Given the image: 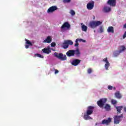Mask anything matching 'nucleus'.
<instances>
[{"instance_id":"obj_8","label":"nucleus","mask_w":126,"mask_h":126,"mask_svg":"<svg viewBox=\"0 0 126 126\" xmlns=\"http://www.w3.org/2000/svg\"><path fill=\"white\" fill-rule=\"evenodd\" d=\"M94 1H92V2H89L87 4V8L89 9V10H91V9H93L94 7Z\"/></svg>"},{"instance_id":"obj_27","label":"nucleus","mask_w":126,"mask_h":126,"mask_svg":"<svg viewBox=\"0 0 126 126\" xmlns=\"http://www.w3.org/2000/svg\"><path fill=\"white\" fill-rule=\"evenodd\" d=\"M25 41L26 42V43L28 44V45H30V46H33V44H32V43H31L30 41L28 40L27 39H25Z\"/></svg>"},{"instance_id":"obj_4","label":"nucleus","mask_w":126,"mask_h":126,"mask_svg":"<svg viewBox=\"0 0 126 126\" xmlns=\"http://www.w3.org/2000/svg\"><path fill=\"white\" fill-rule=\"evenodd\" d=\"M69 45H73V42L70 40H64L62 44V48H63V49H67Z\"/></svg>"},{"instance_id":"obj_39","label":"nucleus","mask_w":126,"mask_h":126,"mask_svg":"<svg viewBox=\"0 0 126 126\" xmlns=\"http://www.w3.org/2000/svg\"><path fill=\"white\" fill-rule=\"evenodd\" d=\"M55 74H57V73H59V70L57 69L55 70Z\"/></svg>"},{"instance_id":"obj_19","label":"nucleus","mask_w":126,"mask_h":126,"mask_svg":"<svg viewBox=\"0 0 126 126\" xmlns=\"http://www.w3.org/2000/svg\"><path fill=\"white\" fill-rule=\"evenodd\" d=\"M115 96L117 99H121L122 98V94L120 93V92H117L115 94Z\"/></svg>"},{"instance_id":"obj_44","label":"nucleus","mask_w":126,"mask_h":126,"mask_svg":"<svg viewBox=\"0 0 126 126\" xmlns=\"http://www.w3.org/2000/svg\"><path fill=\"white\" fill-rule=\"evenodd\" d=\"M98 124V123H96V124H95V126H97Z\"/></svg>"},{"instance_id":"obj_28","label":"nucleus","mask_w":126,"mask_h":126,"mask_svg":"<svg viewBox=\"0 0 126 126\" xmlns=\"http://www.w3.org/2000/svg\"><path fill=\"white\" fill-rule=\"evenodd\" d=\"M78 41H79V39H76L75 41V44L74 45L75 47H78L79 44L78 43Z\"/></svg>"},{"instance_id":"obj_3","label":"nucleus","mask_w":126,"mask_h":126,"mask_svg":"<svg viewBox=\"0 0 126 126\" xmlns=\"http://www.w3.org/2000/svg\"><path fill=\"white\" fill-rule=\"evenodd\" d=\"M54 55L56 58H57V59L61 60V61H66V55H63V53L59 54L58 52H55Z\"/></svg>"},{"instance_id":"obj_1","label":"nucleus","mask_w":126,"mask_h":126,"mask_svg":"<svg viewBox=\"0 0 126 126\" xmlns=\"http://www.w3.org/2000/svg\"><path fill=\"white\" fill-rule=\"evenodd\" d=\"M94 110V106H88L86 111V114L84 115V120L87 121L88 120H92V118L90 116L93 114V111Z\"/></svg>"},{"instance_id":"obj_24","label":"nucleus","mask_w":126,"mask_h":126,"mask_svg":"<svg viewBox=\"0 0 126 126\" xmlns=\"http://www.w3.org/2000/svg\"><path fill=\"white\" fill-rule=\"evenodd\" d=\"M120 50H119V51L121 52V53H123L124 51H125L126 48L125 46H120Z\"/></svg>"},{"instance_id":"obj_6","label":"nucleus","mask_w":126,"mask_h":126,"mask_svg":"<svg viewBox=\"0 0 126 126\" xmlns=\"http://www.w3.org/2000/svg\"><path fill=\"white\" fill-rule=\"evenodd\" d=\"M107 102V98H101L97 101V105L100 108H103L105 103Z\"/></svg>"},{"instance_id":"obj_38","label":"nucleus","mask_w":126,"mask_h":126,"mask_svg":"<svg viewBox=\"0 0 126 126\" xmlns=\"http://www.w3.org/2000/svg\"><path fill=\"white\" fill-rule=\"evenodd\" d=\"M123 39H125V38H126V32H125L123 36Z\"/></svg>"},{"instance_id":"obj_23","label":"nucleus","mask_w":126,"mask_h":126,"mask_svg":"<svg viewBox=\"0 0 126 126\" xmlns=\"http://www.w3.org/2000/svg\"><path fill=\"white\" fill-rule=\"evenodd\" d=\"M121 51H115L114 52V57H118V56H119V55H120V54H121Z\"/></svg>"},{"instance_id":"obj_22","label":"nucleus","mask_w":126,"mask_h":126,"mask_svg":"<svg viewBox=\"0 0 126 126\" xmlns=\"http://www.w3.org/2000/svg\"><path fill=\"white\" fill-rule=\"evenodd\" d=\"M103 32H104V27H103V26H101L99 27V31H98V32L102 33H103Z\"/></svg>"},{"instance_id":"obj_10","label":"nucleus","mask_w":126,"mask_h":126,"mask_svg":"<svg viewBox=\"0 0 126 126\" xmlns=\"http://www.w3.org/2000/svg\"><path fill=\"white\" fill-rule=\"evenodd\" d=\"M66 55L67 56V57H73L74 55H75L74 50H68L66 52Z\"/></svg>"},{"instance_id":"obj_43","label":"nucleus","mask_w":126,"mask_h":126,"mask_svg":"<svg viewBox=\"0 0 126 126\" xmlns=\"http://www.w3.org/2000/svg\"><path fill=\"white\" fill-rule=\"evenodd\" d=\"M51 50H52V51H54V52H55V51H56L55 49H51Z\"/></svg>"},{"instance_id":"obj_14","label":"nucleus","mask_w":126,"mask_h":126,"mask_svg":"<svg viewBox=\"0 0 126 126\" xmlns=\"http://www.w3.org/2000/svg\"><path fill=\"white\" fill-rule=\"evenodd\" d=\"M52 40V36H48L47 37L45 40L43 41V43H51Z\"/></svg>"},{"instance_id":"obj_42","label":"nucleus","mask_w":126,"mask_h":126,"mask_svg":"<svg viewBox=\"0 0 126 126\" xmlns=\"http://www.w3.org/2000/svg\"><path fill=\"white\" fill-rule=\"evenodd\" d=\"M124 111L126 113V107H125L124 108Z\"/></svg>"},{"instance_id":"obj_2","label":"nucleus","mask_w":126,"mask_h":126,"mask_svg":"<svg viewBox=\"0 0 126 126\" xmlns=\"http://www.w3.org/2000/svg\"><path fill=\"white\" fill-rule=\"evenodd\" d=\"M102 25V22L100 21H91L88 24L89 27H90L92 29H94L97 26H100Z\"/></svg>"},{"instance_id":"obj_9","label":"nucleus","mask_w":126,"mask_h":126,"mask_svg":"<svg viewBox=\"0 0 126 126\" xmlns=\"http://www.w3.org/2000/svg\"><path fill=\"white\" fill-rule=\"evenodd\" d=\"M64 28H66V29H70V25L68 22H65L63 23V24L61 27V29H64Z\"/></svg>"},{"instance_id":"obj_16","label":"nucleus","mask_w":126,"mask_h":126,"mask_svg":"<svg viewBox=\"0 0 126 126\" xmlns=\"http://www.w3.org/2000/svg\"><path fill=\"white\" fill-rule=\"evenodd\" d=\"M107 32L108 33H112V34H114V27L111 26L108 28L107 29Z\"/></svg>"},{"instance_id":"obj_45","label":"nucleus","mask_w":126,"mask_h":126,"mask_svg":"<svg viewBox=\"0 0 126 126\" xmlns=\"http://www.w3.org/2000/svg\"><path fill=\"white\" fill-rule=\"evenodd\" d=\"M114 90H116V88H113Z\"/></svg>"},{"instance_id":"obj_21","label":"nucleus","mask_w":126,"mask_h":126,"mask_svg":"<svg viewBox=\"0 0 126 126\" xmlns=\"http://www.w3.org/2000/svg\"><path fill=\"white\" fill-rule=\"evenodd\" d=\"M75 55H76V57H79L80 56V52H79V50L77 49L76 50H74Z\"/></svg>"},{"instance_id":"obj_31","label":"nucleus","mask_w":126,"mask_h":126,"mask_svg":"<svg viewBox=\"0 0 126 126\" xmlns=\"http://www.w3.org/2000/svg\"><path fill=\"white\" fill-rule=\"evenodd\" d=\"M88 73H89V74H90L91 73H92V69L91 68H89V69H88Z\"/></svg>"},{"instance_id":"obj_12","label":"nucleus","mask_w":126,"mask_h":126,"mask_svg":"<svg viewBox=\"0 0 126 126\" xmlns=\"http://www.w3.org/2000/svg\"><path fill=\"white\" fill-rule=\"evenodd\" d=\"M57 9L58 7H57V6H52L48 9L47 12H54V11H55V10H57Z\"/></svg>"},{"instance_id":"obj_15","label":"nucleus","mask_w":126,"mask_h":126,"mask_svg":"<svg viewBox=\"0 0 126 126\" xmlns=\"http://www.w3.org/2000/svg\"><path fill=\"white\" fill-rule=\"evenodd\" d=\"M42 52H43V53H44L45 54H50V53H52V51H51V50H50V48H44L43 49H42Z\"/></svg>"},{"instance_id":"obj_33","label":"nucleus","mask_w":126,"mask_h":126,"mask_svg":"<svg viewBox=\"0 0 126 126\" xmlns=\"http://www.w3.org/2000/svg\"><path fill=\"white\" fill-rule=\"evenodd\" d=\"M56 42H52L51 43V47H56Z\"/></svg>"},{"instance_id":"obj_37","label":"nucleus","mask_w":126,"mask_h":126,"mask_svg":"<svg viewBox=\"0 0 126 126\" xmlns=\"http://www.w3.org/2000/svg\"><path fill=\"white\" fill-rule=\"evenodd\" d=\"M108 89H109V90H112L113 89V86H108Z\"/></svg>"},{"instance_id":"obj_32","label":"nucleus","mask_w":126,"mask_h":126,"mask_svg":"<svg viewBox=\"0 0 126 126\" xmlns=\"http://www.w3.org/2000/svg\"><path fill=\"white\" fill-rule=\"evenodd\" d=\"M111 103L113 105H116V104H117V100H116L115 99H112V100H111Z\"/></svg>"},{"instance_id":"obj_11","label":"nucleus","mask_w":126,"mask_h":126,"mask_svg":"<svg viewBox=\"0 0 126 126\" xmlns=\"http://www.w3.org/2000/svg\"><path fill=\"white\" fill-rule=\"evenodd\" d=\"M112 122V119L111 118H108V120L104 119L102 121L101 124L102 125H109L110 123Z\"/></svg>"},{"instance_id":"obj_25","label":"nucleus","mask_w":126,"mask_h":126,"mask_svg":"<svg viewBox=\"0 0 126 126\" xmlns=\"http://www.w3.org/2000/svg\"><path fill=\"white\" fill-rule=\"evenodd\" d=\"M109 66H110V63L107 62L105 64V68L106 70H109Z\"/></svg>"},{"instance_id":"obj_20","label":"nucleus","mask_w":126,"mask_h":126,"mask_svg":"<svg viewBox=\"0 0 126 126\" xmlns=\"http://www.w3.org/2000/svg\"><path fill=\"white\" fill-rule=\"evenodd\" d=\"M104 109H105L106 111H111V106L108 104H106L104 106Z\"/></svg>"},{"instance_id":"obj_46","label":"nucleus","mask_w":126,"mask_h":126,"mask_svg":"<svg viewBox=\"0 0 126 126\" xmlns=\"http://www.w3.org/2000/svg\"><path fill=\"white\" fill-rule=\"evenodd\" d=\"M94 33H95V30L94 31Z\"/></svg>"},{"instance_id":"obj_18","label":"nucleus","mask_w":126,"mask_h":126,"mask_svg":"<svg viewBox=\"0 0 126 126\" xmlns=\"http://www.w3.org/2000/svg\"><path fill=\"white\" fill-rule=\"evenodd\" d=\"M104 12H109L111 11V8L108 6H105L103 9Z\"/></svg>"},{"instance_id":"obj_5","label":"nucleus","mask_w":126,"mask_h":126,"mask_svg":"<svg viewBox=\"0 0 126 126\" xmlns=\"http://www.w3.org/2000/svg\"><path fill=\"white\" fill-rule=\"evenodd\" d=\"M122 118H124V116H123V114H121L120 116H115L114 117V124H116V125H118L120 124V123L122 121Z\"/></svg>"},{"instance_id":"obj_34","label":"nucleus","mask_w":126,"mask_h":126,"mask_svg":"<svg viewBox=\"0 0 126 126\" xmlns=\"http://www.w3.org/2000/svg\"><path fill=\"white\" fill-rule=\"evenodd\" d=\"M35 56H36V57H38V58H44L43 56H42L41 54H35Z\"/></svg>"},{"instance_id":"obj_17","label":"nucleus","mask_w":126,"mask_h":126,"mask_svg":"<svg viewBox=\"0 0 126 126\" xmlns=\"http://www.w3.org/2000/svg\"><path fill=\"white\" fill-rule=\"evenodd\" d=\"M124 108V106H117L116 107V110L117 111V114H121L122 110H123V108Z\"/></svg>"},{"instance_id":"obj_36","label":"nucleus","mask_w":126,"mask_h":126,"mask_svg":"<svg viewBox=\"0 0 126 126\" xmlns=\"http://www.w3.org/2000/svg\"><path fill=\"white\" fill-rule=\"evenodd\" d=\"M79 42H83V43H85V42H86V40L83 39H79Z\"/></svg>"},{"instance_id":"obj_26","label":"nucleus","mask_w":126,"mask_h":126,"mask_svg":"<svg viewBox=\"0 0 126 126\" xmlns=\"http://www.w3.org/2000/svg\"><path fill=\"white\" fill-rule=\"evenodd\" d=\"M87 27L86 26H85L84 25H82V30L83 31H85V32H86L87 31Z\"/></svg>"},{"instance_id":"obj_30","label":"nucleus","mask_w":126,"mask_h":126,"mask_svg":"<svg viewBox=\"0 0 126 126\" xmlns=\"http://www.w3.org/2000/svg\"><path fill=\"white\" fill-rule=\"evenodd\" d=\"M71 1V0H63L64 3H69Z\"/></svg>"},{"instance_id":"obj_41","label":"nucleus","mask_w":126,"mask_h":126,"mask_svg":"<svg viewBox=\"0 0 126 126\" xmlns=\"http://www.w3.org/2000/svg\"><path fill=\"white\" fill-rule=\"evenodd\" d=\"M123 28H124L125 29H126V24H125V25H124V26H123Z\"/></svg>"},{"instance_id":"obj_40","label":"nucleus","mask_w":126,"mask_h":126,"mask_svg":"<svg viewBox=\"0 0 126 126\" xmlns=\"http://www.w3.org/2000/svg\"><path fill=\"white\" fill-rule=\"evenodd\" d=\"M25 48H26V49H28L29 48V45H26L25 46Z\"/></svg>"},{"instance_id":"obj_29","label":"nucleus","mask_w":126,"mask_h":126,"mask_svg":"<svg viewBox=\"0 0 126 126\" xmlns=\"http://www.w3.org/2000/svg\"><path fill=\"white\" fill-rule=\"evenodd\" d=\"M70 14H71L72 16H74V15H75V11H74L73 10H70Z\"/></svg>"},{"instance_id":"obj_7","label":"nucleus","mask_w":126,"mask_h":126,"mask_svg":"<svg viewBox=\"0 0 126 126\" xmlns=\"http://www.w3.org/2000/svg\"><path fill=\"white\" fill-rule=\"evenodd\" d=\"M81 60L79 59H74L71 62V65H74V66H76L80 63Z\"/></svg>"},{"instance_id":"obj_13","label":"nucleus","mask_w":126,"mask_h":126,"mask_svg":"<svg viewBox=\"0 0 126 126\" xmlns=\"http://www.w3.org/2000/svg\"><path fill=\"white\" fill-rule=\"evenodd\" d=\"M107 4L110 6H116V0H108Z\"/></svg>"},{"instance_id":"obj_35","label":"nucleus","mask_w":126,"mask_h":126,"mask_svg":"<svg viewBox=\"0 0 126 126\" xmlns=\"http://www.w3.org/2000/svg\"><path fill=\"white\" fill-rule=\"evenodd\" d=\"M103 62H105L106 63H109V61H108V58H106L103 59Z\"/></svg>"}]
</instances>
